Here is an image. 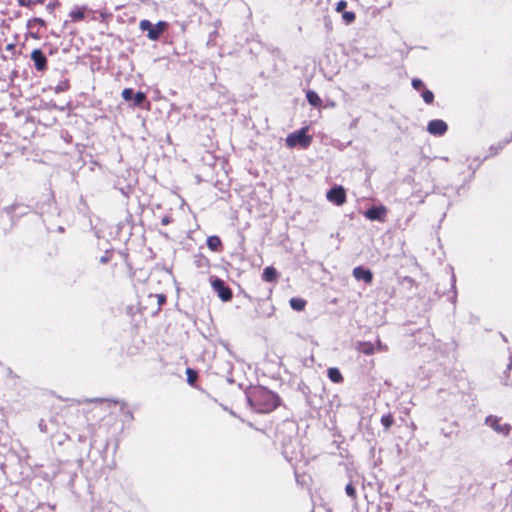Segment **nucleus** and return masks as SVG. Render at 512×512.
<instances>
[{"instance_id":"f257e3e1","label":"nucleus","mask_w":512,"mask_h":512,"mask_svg":"<svg viewBox=\"0 0 512 512\" xmlns=\"http://www.w3.org/2000/svg\"><path fill=\"white\" fill-rule=\"evenodd\" d=\"M167 27L168 24L165 21H159L155 25H153L149 20H141L139 23V28L142 31H147V37L153 41L158 40Z\"/></svg>"},{"instance_id":"f03ea898","label":"nucleus","mask_w":512,"mask_h":512,"mask_svg":"<svg viewBox=\"0 0 512 512\" xmlns=\"http://www.w3.org/2000/svg\"><path fill=\"white\" fill-rule=\"evenodd\" d=\"M311 141L312 137L307 135V128L291 133L286 138V144L289 147L300 146L306 148L311 144Z\"/></svg>"},{"instance_id":"7ed1b4c3","label":"nucleus","mask_w":512,"mask_h":512,"mask_svg":"<svg viewBox=\"0 0 512 512\" xmlns=\"http://www.w3.org/2000/svg\"><path fill=\"white\" fill-rule=\"evenodd\" d=\"M485 422L498 434L507 436L510 433L511 426L508 423H501V420L497 417L489 416Z\"/></svg>"},{"instance_id":"20e7f679","label":"nucleus","mask_w":512,"mask_h":512,"mask_svg":"<svg viewBox=\"0 0 512 512\" xmlns=\"http://www.w3.org/2000/svg\"><path fill=\"white\" fill-rule=\"evenodd\" d=\"M211 284L214 291L217 293L218 297L221 300L229 301L231 299L232 292L229 287L225 286L224 282L221 279L215 278Z\"/></svg>"},{"instance_id":"39448f33","label":"nucleus","mask_w":512,"mask_h":512,"mask_svg":"<svg viewBox=\"0 0 512 512\" xmlns=\"http://www.w3.org/2000/svg\"><path fill=\"white\" fill-rule=\"evenodd\" d=\"M327 199L336 205H343L346 201L345 190L342 186H337L327 192Z\"/></svg>"},{"instance_id":"423d86ee","label":"nucleus","mask_w":512,"mask_h":512,"mask_svg":"<svg viewBox=\"0 0 512 512\" xmlns=\"http://www.w3.org/2000/svg\"><path fill=\"white\" fill-rule=\"evenodd\" d=\"M427 130L433 135H443L447 131V124L440 119L432 120L428 123Z\"/></svg>"},{"instance_id":"0eeeda50","label":"nucleus","mask_w":512,"mask_h":512,"mask_svg":"<svg viewBox=\"0 0 512 512\" xmlns=\"http://www.w3.org/2000/svg\"><path fill=\"white\" fill-rule=\"evenodd\" d=\"M31 59L34 62L35 68L38 71L46 69L47 59L40 49H34L31 53Z\"/></svg>"},{"instance_id":"6e6552de","label":"nucleus","mask_w":512,"mask_h":512,"mask_svg":"<svg viewBox=\"0 0 512 512\" xmlns=\"http://www.w3.org/2000/svg\"><path fill=\"white\" fill-rule=\"evenodd\" d=\"M386 213L387 209L384 206L372 207L365 212V217L369 220L383 221Z\"/></svg>"},{"instance_id":"1a4fd4ad","label":"nucleus","mask_w":512,"mask_h":512,"mask_svg":"<svg viewBox=\"0 0 512 512\" xmlns=\"http://www.w3.org/2000/svg\"><path fill=\"white\" fill-rule=\"evenodd\" d=\"M353 276L356 280H363L367 284H370L373 280V274L371 270L365 269L361 266L355 267L353 269Z\"/></svg>"},{"instance_id":"9d476101","label":"nucleus","mask_w":512,"mask_h":512,"mask_svg":"<svg viewBox=\"0 0 512 512\" xmlns=\"http://www.w3.org/2000/svg\"><path fill=\"white\" fill-rule=\"evenodd\" d=\"M86 6H76L69 12V17L73 22L81 21L85 17Z\"/></svg>"},{"instance_id":"9b49d317","label":"nucleus","mask_w":512,"mask_h":512,"mask_svg":"<svg viewBox=\"0 0 512 512\" xmlns=\"http://www.w3.org/2000/svg\"><path fill=\"white\" fill-rule=\"evenodd\" d=\"M357 350L365 355H372L375 352V346L370 342H359Z\"/></svg>"},{"instance_id":"f8f14e48","label":"nucleus","mask_w":512,"mask_h":512,"mask_svg":"<svg viewBox=\"0 0 512 512\" xmlns=\"http://www.w3.org/2000/svg\"><path fill=\"white\" fill-rule=\"evenodd\" d=\"M262 277L266 282H274L277 278V271L273 267H266Z\"/></svg>"},{"instance_id":"ddd939ff","label":"nucleus","mask_w":512,"mask_h":512,"mask_svg":"<svg viewBox=\"0 0 512 512\" xmlns=\"http://www.w3.org/2000/svg\"><path fill=\"white\" fill-rule=\"evenodd\" d=\"M328 377L334 383H341L343 381L342 374L337 368H329Z\"/></svg>"},{"instance_id":"4468645a","label":"nucleus","mask_w":512,"mask_h":512,"mask_svg":"<svg viewBox=\"0 0 512 512\" xmlns=\"http://www.w3.org/2000/svg\"><path fill=\"white\" fill-rule=\"evenodd\" d=\"M289 303L290 306L296 311H302L306 306V301L301 298H291Z\"/></svg>"},{"instance_id":"2eb2a0df","label":"nucleus","mask_w":512,"mask_h":512,"mask_svg":"<svg viewBox=\"0 0 512 512\" xmlns=\"http://www.w3.org/2000/svg\"><path fill=\"white\" fill-rule=\"evenodd\" d=\"M207 246L212 251H217L221 247V240L218 236H210L207 239Z\"/></svg>"},{"instance_id":"dca6fc26","label":"nucleus","mask_w":512,"mask_h":512,"mask_svg":"<svg viewBox=\"0 0 512 512\" xmlns=\"http://www.w3.org/2000/svg\"><path fill=\"white\" fill-rule=\"evenodd\" d=\"M306 98L308 102L315 107L319 106L322 102L318 94L314 91H308L306 94Z\"/></svg>"},{"instance_id":"f3484780","label":"nucleus","mask_w":512,"mask_h":512,"mask_svg":"<svg viewBox=\"0 0 512 512\" xmlns=\"http://www.w3.org/2000/svg\"><path fill=\"white\" fill-rule=\"evenodd\" d=\"M393 422L394 420L391 414L383 415L381 418V424L384 426L385 430H388L392 426Z\"/></svg>"},{"instance_id":"a211bd4d","label":"nucleus","mask_w":512,"mask_h":512,"mask_svg":"<svg viewBox=\"0 0 512 512\" xmlns=\"http://www.w3.org/2000/svg\"><path fill=\"white\" fill-rule=\"evenodd\" d=\"M132 98L134 99V104L140 106L145 100L146 96L143 92H137Z\"/></svg>"},{"instance_id":"6ab92c4d","label":"nucleus","mask_w":512,"mask_h":512,"mask_svg":"<svg viewBox=\"0 0 512 512\" xmlns=\"http://www.w3.org/2000/svg\"><path fill=\"white\" fill-rule=\"evenodd\" d=\"M422 97L427 104H431L434 100V95L430 90H424L422 93Z\"/></svg>"},{"instance_id":"aec40b11","label":"nucleus","mask_w":512,"mask_h":512,"mask_svg":"<svg viewBox=\"0 0 512 512\" xmlns=\"http://www.w3.org/2000/svg\"><path fill=\"white\" fill-rule=\"evenodd\" d=\"M122 97L126 100V101H129L132 99L133 97V90L130 89V88H125L123 91H122Z\"/></svg>"},{"instance_id":"412c9836","label":"nucleus","mask_w":512,"mask_h":512,"mask_svg":"<svg viewBox=\"0 0 512 512\" xmlns=\"http://www.w3.org/2000/svg\"><path fill=\"white\" fill-rule=\"evenodd\" d=\"M345 491L347 493L348 496L352 497V498H355L356 496V491H355V488L352 486V484H348L345 488Z\"/></svg>"},{"instance_id":"4be33fe9","label":"nucleus","mask_w":512,"mask_h":512,"mask_svg":"<svg viewBox=\"0 0 512 512\" xmlns=\"http://www.w3.org/2000/svg\"><path fill=\"white\" fill-rule=\"evenodd\" d=\"M412 86L416 90H419L423 87V82L420 79H413L412 80Z\"/></svg>"},{"instance_id":"5701e85b","label":"nucleus","mask_w":512,"mask_h":512,"mask_svg":"<svg viewBox=\"0 0 512 512\" xmlns=\"http://www.w3.org/2000/svg\"><path fill=\"white\" fill-rule=\"evenodd\" d=\"M376 345L377 346L375 350L377 349L379 351H387L388 349L387 345L383 344L380 339L377 340Z\"/></svg>"},{"instance_id":"b1692460","label":"nucleus","mask_w":512,"mask_h":512,"mask_svg":"<svg viewBox=\"0 0 512 512\" xmlns=\"http://www.w3.org/2000/svg\"><path fill=\"white\" fill-rule=\"evenodd\" d=\"M343 18L347 21V22H352L355 18V15L353 12H345L343 14Z\"/></svg>"},{"instance_id":"393cba45","label":"nucleus","mask_w":512,"mask_h":512,"mask_svg":"<svg viewBox=\"0 0 512 512\" xmlns=\"http://www.w3.org/2000/svg\"><path fill=\"white\" fill-rule=\"evenodd\" d=\"M346 6H347V3L342 0V1L338 2L336 10L338 12H341V11H343L346 8Z\"/></svg>"},{"instance_id":"a878e982","label":"nucleus","mask_w":512,"mask_h":512,"mask_svg":"<svg viewBox=\"0 0 512 512\" xmlns=\"http://www.w3.org/2000/svg\"><path fill=\"white\" fill-rule=\"evenodd\" d=\"M187 374H188V380L190 383H193L194 380H195V373L191 370V369H187Z\"/></svg>"},{"instance_id":"bb28decb","label":"nucleus","mask_w":512,"mask_h":512,"mask_svg":"<svg viewBox=\"0 0 512 512\" xmlns=\"http://www.w3.org/2000/svg\"><path fill=\"white\" fill-rule=\"evenodd\" d=\"M32 21L37 23V24H39V25H41V26L45 25V21L43 19H41V18H34Z\"/></svg>"},{"instance_id":"cd10ccee","label":"nucleus","mask_w":512,"mask_h":512,"mask_svg":"<svg viewBox=\"0 0 512 512\" xmlns=\"http://www.w3.org/2000/svg\"><path fill=\"white\" fill-rule=\"evenodd\" d=\"M56 6H57V3H49V4L47 5V9H48L49 11H53V10L56 8Z\"/></svg>"},{"instance_id":"c85d7f7f","label":"nucleus","mask_w":512,"mask_h":512,"mask_svg":"<svg viewBox=\"0 0 512 512\" xmlns=\"http://www.w3.org/2000/svg\"><path fill=\"white\" fill-rule=\"evenodd\" d=\"M103 401H104L103 399L95 398V399H88V400H85L84 402H103Z\"/></svg>"},{"instance_id":"c756f323","label":"nucleus","mask_w":512,"mask_h":512,"mask_svg":"<svg viewBox=\"0 0 512 512\" xmlns=\"http://www.w3.org/2000/svg\"><path fill=\"white\" fill-rule=\"evenodd\" d=\"M158 299L160 304H162L165 301V297L163 295H159Z\"/></svg>"},{"instance_id":"7c9ffc66","label":"nucleus","mask_w":512,"mask_h":512,"mask_svg":"<svg viewBox=\"0 0 512 512\" xmlns=\"http://www.w3.org/2000/svg\"><path fill=\"white\" fill-rule=\"evenodd\" d=\"M164 224H167L168 223V220L166 218L163 219L162 221Z\"/></svg>"},{"instance_id":"2f4dec72","label":"nucleus","mask_w":512,"mask_h":512,"mask_svg":"<svg viewBox=\"0 0 512 512\" xmlns=\"http://www.w3.org/2000/svg\"><path fill=\"white\" fill-rule=\"evenodd\" d=\"M101 261H102V262H106V261H107V259H106L105 257H102Z\"/></svg>"},{"instance_id":"473e14b6","label":"nucleus","mask_w":512,"mask_h":512,"mask_svg":"<svg viewBox=\"0 0 512 512\" xmlns=\"http://www.w3.org/2000/svg\"><path fill=\"white\" fill-rule=\"evenodd\" d=\"M12 47H13V45H11V44H9V45L7 46V48H8V49H11Z\"/></svg>"}]
</instances>
